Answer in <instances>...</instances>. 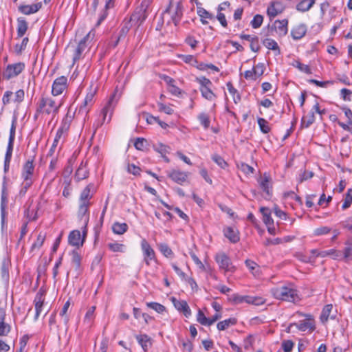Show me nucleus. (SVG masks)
I'll use <instances>...</instances> for the list:
<instances>
[{
  "label": "nucleus",
  "instance_id": "f257e3e1",
  "mask_svg": "<svg viewBox=\"0 0 352 352\" xmlns=\"http://www.w3.org/2000/svg\"><path fill=\"white\" fill-rule=\"evenodd\" d=\"M270 293L275 299L278 300L294 303L300 300L296 286L290 282H285L271 288Z\"/></svg>",
  "mask_w": 352,
  "mask_h": 352
},
{
  "label": "nucleus",
  "instance_id": "f03ea898",
  "mask_svg": "<svg viewBox=\"0 0 352 352\" xmlns=\"http://www.w3.org/2000/svg\"><path fill=\"white\" fill-rule=\"evenodd\" d=\"M61 106L60 100H56L52 96H42L36 102L34 118L36 120L40 116H49L54 118Z\"/></svg>",
  "mask_w": 352,
  "mask_h": 352
},
{
  "label": "nucleus",
  "instance_id": "7ed1b4c3",
  "mask_svg": "<svg viewBox=\"0 0 352 352\" xmlns=\"http://www.w3.org/2000/svg\"><path fill=\"white\" fill-rule=\"evenodd\" d=\"M34 164L33 160H28L23 166L21 170V189L20 195H24L27 190L32 185L34 181Z\"/></svg>",
  "mask_w": 352,
  "mask_h": 352
},
{
  "label": "nucleus",
  "instance_id": "20e7f679",
  "mask_svg": "<svg viewBox=\"0 0 352 352\" xmlns=\"http://www.w3.org/2000/svg\"><path fill=\"white\" fill-rule=\"evenodd\" d=\"M94 32L90 31L82 39H81L76 46L71 45L69 47L72 49V60L74 65L76 61L83 56L84 52L87 50L89 44L94 39Z\"/></svg>",
  "mask_w": 352,
  "mask_h": 352
},
{
  "label": "nucleus",
  "instance_id": "39448f33",
  "mask_svg": "<svg viewBox=\"0 0 352 352\" xmlns=\"http://www.w3.org/2000/svg\"><path fill=\"white\" fill-rule=\"evenodd\" d=\"M182 15V6L180 3H177L176 6L169 5L168 8L163 12L162 19L164 21L166 20L168 24L173 23L175 25H177L179 23Z\"/></svg>",
  "mask_w": 352,
  "mask_h": 352
},
{
  "label": "nucleus",
  "instance_id": "423d86ee",
  "mask_svg": "<svg viewBox=\"0 0 352 352\" xmlns=\"http://www.w3.org/2000/svg\"><path fill=\"white\" fill-rule=\"evenodd\" d=\"M120 97V94H118V90L116 89L115 91L111 95L104 107L101 111L102 120L99 125H102L104 122H110L114 108L116 106Z\"/></svg>",
  "mask_w": 352,
  "mask_h": 352
},
{
  "label": "nucleus",
  "instance_id": "0eeeda50",
  "mask_svg": "<svg viewBox=\"0 0 352 352\" xmlns=\"http://www.w3.org/2000/svg\"><path fill=\"white\" fill-rule=\"evenodd\" d=\"M296 315L299 317H305V320H300L298 322L292 323L289 329L295 326L299 331H308L309 332H312L316 329L315 320L311 314H305L300 311H297Z\"/></svg>",
  "mask_w": 352,
  "mask_h": 352
},
{
  "label": "nucleus",
  "instance_id": "6e6552de",
  "mask_svg": "<svg viewBox=\"0 0 352 352\" xmlns=\"http://www.w3.org/2000/svg\"><path fill=\"white\" fill-rule=\"evenodd\" d=\"M7 182L8 179L7 176L3 177V183H2V189H1V228L3 230L6 226V208L8 203V193L7 188Z\"/></svg>",
  "mask_w": 352,
  "mask_h": 352
},
{
  "label": "nucleus",
  "instance_id": "1a4fd4ad",
  "mask_svg": "<svg viewBox=\"0 0 352 352\" xmlns=\"http://www.w3.org/2000/svg\"><path fill=\"white\" fill-rule=\"evenodd\" d=\"M96 93V89H93L90 87L82 103L78 108V114H81L82 116L86 117L89 112L91 108L94 104V96Z\"/></svg>",
  "mask_w": 352,
  "mask_h": 352
},
{
  "label": "nucleus",
  "instance_id": "9d476101",
  "mask_svg": "<svg viewBox=\"0 0 352 352\" xmlns=\"http://www.w3.org/2000/svg\"><path fill=\"white\" fill-rule=\"evenodd\" d=\"M25 69L23 63H16L7 65L3 73V76L6 80H10L19 76Z\"/></svg>",
  "mask_w": 352,
  "mask_h": 352
},
{
  "label": "nucleus",
  "instance_id": "9b49d317",
  "mask_svg": "<svg viewBox=\"0 0 352 352\" xmlns=\"http://www.w3.org/2000/svg\"><path fill=\"white\" fill-rule=\"evenodd\" d=\"M215 261L218 263L221 270L225 272H232L234 266L232 265L230 258L223 252L218 253L215 256Z\"/></svg>",
  "mask_w": 352,
  "mask_h": 352
},
{
  "label": "nucleus",
  "instance_id": "f8f14e48",
  "mask_svg": "<svg viewBox=\"0 0 352 352\" xmlns=\"http://www.w3.org/2000/svg\"><path fill=\"white\" fill-rule=\"evenodd\" d=\"M141 248L144 255V262L146 265H150V262L155 259V253L146 239L141 241Z\"/></svg>",
  "mask_w": 352,
  "mask_h": 352
},
{
  "label": "nucleus",
  "instance_id": "ddd939ff",
  "mask_svg": "<svg viewBox=\"0 0 352 352\" xmlns=\"http://www.w3.org/2000/svg\"><path fill=\"white\" fill-rule=\"evenodd\" d=\"M67 87V78L60 76L56 78L52 85V94L54 96L60 95Z\"/></svg>",
  "mask_w": 352,
  "mask_h": 352
},
{
  "label": "nucleus",
  "instance_id": "4468645a",
  "mask_svg": "<svg viewBox=\"0 0 352 352\" xmlns=\"http://www.w3.org/2000/svg\"><path fill=\"white\" fill-rule=\"evenodd\" d=\"M73 120V116L67 113L62 120L61 124L56 131L54 139L58 141L63 138L64 133H66L69 129L71 122Z\"/></svg>",
  "mask_w": 352,
  "mask_h": 352
},
{
  "label": "nucleus",
  "instance_id": "2eb2a0df",
  "mask_svg": "<svg viewBox=\"0 0 352 352\" xmlns=\"http://www.w3.org/2000/svg\"><path fill=\"white\" fill-rule=\"evenodd\" d=\"M168 176L175 182L182 184L188 177V173L173 169L167 172Z\"/></svg>",
  "mask_w": 352,
  "mask_h": 352
},
{
  "label": "nucleus",
  "instance_id": "dca6fc26",
  "mask_svg": "<svg viewBox=\"0 0 352 352\" xmlns=\"http://www.w3.org/2000/svg\"><path fill=\"white\" fill-rule=\"evenodd\" d=\"M288 20H276L272 25V30L279 36H285L288 32Z\"/></svg>",
  "mask_w": 352,
  "mask_h": 352
},
{
  "label": "nucleus",
  "instance_id": "f3484780",
  "mask_svg": "<svg viewBox=\"0 0 352 352\" xmlns=\"http://www.w3.org/2000/svg\"><path fill=\"white\" fill-rule=\"evenodd\" d=\"M284 10L283 5L279 1H272L267 9V14L270 19L274 18Z\"/></svg>",
  "mask_w": 352,
  "mask_h": 352
},
{
  "label": "nucleus",
  "instance_id": "a211bd4d",
  "mask_svg": "<svg viewBox=\"0 0 352 352\" xmlns=\"http://www.w3.org/2000/svg\"><path fill=\"white\" fill-rule=\"evenodd\" d=\"M42 7L41 2H37L31 5H20L18 8L19 11L25 15H30L36 13Z\"/></svg>",
  "mask_w": 352,
  "mask_h": 352
},
{
  "label": "nucleus",
  "instance_id": "6ab92c4d",
  "mask_svg": "<svg viewBox=\"0 0 352 352\" xmlns=\"http://www.w3.org/2000/svg\"><path fill=\"white\" fill-rule=\"evenodd\" d=\"M224 236L232 243H236L239 241L240 236L239 230L233 227H226L223 228Z\"/></svg>",
  "mask_w": 352,
  "mask_h": 352
},
{
  "label": "nucleus",
  "instance_id": "aec40b11",
  "mask_svg": "<svg viewBox=\"0 0 352 352\" xmlns=\"http://www.w3.org/2000/svg\"><path fill=\"white\" fill-rule=\"evenodd\" d=\"M6 310L0 308V336H6L11 331V326L6 322Z\"/></svg>",
  "mask_w": 352,
  "mask_h": 352
},
{
  "label": "nucleus",
  "instance_id": "412c9836",
  "mask_svg": "<svg viewBox=\"0 0 352 352\" xmlns=\"http://www.w3.org/2000/svg\"><path fill=\"white\" fill-rule=\"evenodd\" d=\"M172 301L175 307L184 314V315L188 318L191 316V310L185 300H177L175 298H172Z\"/></svg>",
  "mask_w": 352,
  "mask_h": 352
},
{
  "label": "nucleus",
  "instance_id": "4be33fe9",
  "mask_svg": "<svg viewBox=\"0 0 352 352\" xmlns=\"http://www.w3.org/2000/svg\"><path fill=\"white\" fill-rule=\"evenodd\" d=\"M83 241L84 239H81V235L79 230H73L69 234V243L73 246L79 247L82 245Z\"/></svg>",
  "mask_w": 352,
  "mask_h": 352
},
{
  "label": "nucleus",
  "instance_id": "5701e85b",
  "mask_svg": "<svg viewBox=\"0 0 352 352\" xmlns=\"http://www.w3.org/2000/svg\"><path fill=\"white\" fill-rule=\"evenodd\" d=\"M270 177L267 173H264L258 180L261 189L268 195L272 194V186L270 185Z\"/></svg>",
  "mask_w": 352,
  "mask_h": 352
},
{
  "label": "nucleus",
  "instance_id": "b1692460",
  "mask_svg": "<svg viewBox=\"0 0 352 352\" xmlns=\"http://www.w3.org/2000/svg\"><path fill=\"white\" fill-rule=\"evenodd\" d=\"M306 32V25L305 24H298L292 28L291 35L294 40H299L305 35Z\"/></svg>",
  "mask_w": 352,
  "mask_h": 352
},
{
  "label": "nucleus",
  "instance_id": "393cba45",
  "mask_svg": "<svg viewBox=\"0 0 352 352\" xmlns=\"http://www.w3.org/2000/svg\"><path fill=\"white\" fill-rule=\"evenodd\" d=\"M45 298L43 296V293L38 292L34 298V304H35V310L36 314L34 316V319L37 320L39 315L41 314L44 303Z\"/></svg>",
  "mask_w": 352,
  "mask_h": 352
},
{
  "label": "nucleus",
  "instance_id": "a878e982",
  "mask_svg": "<svg viewBox=\"0 0 352 352\" xmlns=\"http://www.w3.org/2000/svg\"><path fill=\"white\" fill-rule=\"evenodd\" d=\"M17 28L16 34L18 38L23 37L28 29V23L23 17H19L16 19Z\"/></svg>",
  "mask_w": 352,
  "mask_h": 352
},
{
  "label": "nucleus",
  "instance_id": "bb28decb",
  "mask_svg": "<svg viewBox=\"0 0 352 352\" xmlns=\"http://www.w3.org/2000/svg\"><path fill=\"white\" fill-rule=\"evenodd\" d=\"M138 342L141 345L144 351H147L152 345L151 338L146 334H140L136 336Z\"/></svg>",
  "mask_w": 352,
  "mask_h": 352
},
{
  "label": "nucleus",
  "instance_id": "cd10ccee",
  "mask_svg": "<svg viewBox=\"0 0 352 352\" xmlns=\"http://www.w3.org/2000/svg\"><path fill=\"white\" fill-rule=\"evenodd\" d=\"M197 12L200 17L201 23L204 25H207L208 23V21H207L208 19L212 20L214 19V16L212 14L210 13L202 7L197 6Z\"/></svg>",
  "mask_w": 352,
  "mask_h": 352
},
{
  "label": "nucleus",
  "instance_id": "c85d7f7f",
  "mask_svg": "<svg viewBox=\"0 0 352 352\" xmlns=\"http://www.w3.org/2000/svg\"><path fill=\"white\" fill-rule=\"evenodd\" d=\"M89 205V204L80 203L79 209H78V217L81 220L84 221L85 226H87L88 221H89V217H88Z\"/></svg>",
  "mask_w": 352,
  "mask_h": 352
},
{
  "label": "nucleus",
  "instance_id": "c756f323",
  "mask_svg": "<svg viewBox=\"0 0 352 352\" xmlns=\"http://www.w3.org/2000/svg\"><path fill=\"white\" fill-rule=\"evenodd\" d=\"M314 3L315 0H302L296 5V10L302 12H307Z\"/></svg>",
  "mask_w": 352,
  "mask_h": 352
},
{
  "label": "nucleus",
  "instance_id": "7c9ffc66",
  "mask_svg": "<svg viewBox=\"0 0 352 352\" xmlns=\"http://www.w3.org/2000/svg\"><path fill=\"white\" fill-rule=\"evenodd\" d=\"M260 211L263 215V221L266 226H273L274 221L271 217L270 210L267 208L261 207Z\"/></svg>",
  "mask_w": 352,
  "mask_h": 352
},
{
  "label": "nucleus",
  "instance_id": "2f4dec72",
  "mask_svg": "<svg viewBox=\"0 0 352 352\" xmlns=\"http://www.w3.org/2000/svg\"><path fill=\"white\" fill-rule=\"evenodd\" d=\"M72 265L77 270L80 267L81 256L77 250H73L71 254Z\"/></svg>",
  "mask_w": 352,
  "mask_h": 352
},
{
  "label": "nucleus",
  "instance_id": "473e14b6",
  "mask_svg": "<svg viewBox=\"0 0 352 352\" xmlns=\"http://www.w3.org/2000/svg\"><path fill=\"white\" fill-rule=\"evenodd\" d=\"M315 122L314 111H311L307 116L302 118L301 126L305 128H308Z\"/></svg>",
  "mask_w": 352,
  "mask_h": 352
},
{
  "label": "nucleus",
  "instance_id": "72a5a7b5",
  "mask_svg": "<svg viewBox=\"0 0 352 352\" xmlns=\"http://www.w3.org/2000/svg\"><path fill=\"white\" fill-rule=\"evenodd\" d=\"M211 87H199L202 97L210 101L214 100L216 98V95L211 90Z\"/></svg>",
  "mask_w": 352,
  "mask_h": 352
},
{
  "label": "nucleus",
  "instance_id": "f704fd0d",
  "mask_svg": "<svg viewBox=\"0 0 352 352\" xmlns=\"http://www.w3.org/2000/svg\"><path fill=\"white\" fill-rule=\"evenodd\" d=\"M157 247L160 252L167 258H172L174 255L173 252L169 248V246L165 243H161L157 244Z\"/></svg>",
  "mask_w": 352,
  "mask_h": 352
},
{
  "label": "nucleus",
  "instance_id": "c9c22d12",
  "mask_svg": "<svg viewBox=\"0 0 352 352\" xmlns=\"http://www.w3.org/2000/svg\"><path fill=\"white\" fill-rule=\"evenodd\" d=\"M128 226L125 223L116 222L112 226V230L115 234H122L126 232Z\"/></svg>",
  "mask_w": 352,
  "mask_h": 352
},
{
  "label": "nucleus",
  "instance_id": "e433bc0d",
  "mask_svg": "<svg viewBox=\"0 0 352 352\" xmlns=\"http://www.w3.org/2000/svg\"><path fill=\"white\" fill-rule=\"evenodd\" d=\"M95 310H96L95 306H92V307H89L85 316L84 322L85 324H87L88 326H91L94 321V319L95 317Z\"/></svg>",
  "mask_w": 352,
  "mask_h": 352
},
{
  "label": "nucleus",
  "instance_id": "4c0bfd02",
  "mask_svg": "<svg viewBox=\"0 0 352 352\" xmlns=\"http://www.w3.org/2000/svg\"><path fill=\"white\" fill-rule=\"evenodd\" d=\"M345 247L343 250L344 257L346 260L352 259V239H348L345 242Z\"/></svg>",
  "mask_w": 352,
  "mask_h": 352
},
{
  "label": "nucleus",
  "instance_id": "58836bf2",
  "mask_svg": "<svg viewBox=\"0 0 352 352\" xmlns=\"http://www.w3.org/2000/svg\"><path fill=\"white\" fill-rule=\"evenodd\" d=\"M333 305L331 304L327 305L324 307L321 315H320V320L322 323H325L327 322L330 314L332 311Z\"/></svg>",
  "mask_w": 352,
  "mask_h": 352
},
{
  "label": "nucleus",
  "instance_id": "ea45409f",
  "mask_svg": "<svg viewBox=\"0 0 352 352\" xmlns=\"http://www.w3.org/2000/svg\"><path fill=\"white\" fill-rule=\"evenodd\" d=\"M236 320L235 318H228L218 322L217 329L219 331H223L228 329L230 326L235 324Z\"/></svg>",
  "mask_w": 352,
  "mask_h": 352
},
{
  "label": "nucleus",
  "instance_id": "a19ab883",
  "mask_svg": "<svg viewBox=\"0 0 352 352\" xmlns=\"http://www.w3.org/2000/svg\"><path fill=\"white\" fill-rule=\"evenodd\" d=\"M10 262L8 259H3L1 263V273L3 279L7 280L9 277V267Z\"/></svg>",
  "mask_w": 352,
  "mask_h": 352
},
{
  "label": "nucleus",
  "instance_id": "79ce46f5",
  "mask_svg": "<svg viewBox=\"0 0 352 352\" xmlns=\"http://www.w3.org/2000/svg\"><path fill=\"white\" fill-rule=\"evenodd\" d=\"M311 255L306 260V262H314L315 259L318 256L325 257L328 256V252L327 250L319 252L317 250H312L311 251Z\"/></svg>",
  "mask_w": 352,
  "mask_h": 352
},
{
  "label": "nucleus",
  "instance_id": "37998d69",
  "mask_svg": "<svg viewBox=\"0 0 352 352\" xmlns=\"http://www.w3.org/2000/svg\"><path fill=\"white\" fill-rule=\"evenodd\" d=\"M45 239V235L41 232H40L38 236L36 241L32 245L31 252H34L36 250H38L43 244Z\"/></svg>",
  "mask_w": 352,
  "mask_h": 352
},
{
  "label": "nucleus",
  "instance_id": "c03bdc74",
  "mask_svg": "<svg viewBox=\"0 0 352 352\" xmlns=\"http://www.w3.org/2000/svg\"><path fill=\"white\" fill-rule=\"evenodd\" d=\"M89 173L87 168L81 164L77 169L75 177L77 180H82L88 177Z\"/></svg>",
  "mask_w": 352,
  "mask_h": 352
},
{
  "label": "nucleus",
  "instance_id": "a18cd8bd",
  "mask_svg": "<svg viewBox=\"0 0 352 352\" xmlns=\"http://www.w3.org/2000/svg\"><path fill=\"white\" fill-rule=\"evenodd\" d=\"M263 43L265 47H266L269 50H272L274 51L277 50L278 52H280L279 47L276 41L272 38H265L263 40Z\"/></svg>",
  "mask_w": 352,
  "mask_h": 352
},
{
  "label": "nucleus",
  "instance_id": "49530a36",
  "mask_svg": "<svg viewBox=\"0 0 352 352\" xmlns=\"http://www.w3.org/2000/svg\"><path fill=\"white\" fill-rule=\"evenodd\" d=\"M108 248L113 252H124L126 250L124 244L118 243H110L108 244Z\"/></svg>",
  "mask_w": 352,
  "mask_h": 352
},
{
  "label": "nucleus",
  "instance_id": "de8ad7c7",
  "mask_svg": "<svg viewBox=\"0 0 352 352\" xmlns=\"http://www.w3.org/2000/svg\"><path fill=\"white\" fill-rule=\"evenodd\" d=\"M265 302V300L261 296H248V302L247 304H251L256 306L263 305Z\"/></svg>",
  "mask_w": 352,
  "mask_h": 352
},
{
  "label": "nucleus",
  "instance_id": "09e8293b",
  "mask_svg": "<svg viewBox=\"0 0 352 352\" xmlns=\"http://www.w3.org/2000/svg\"><path fill=\"white\" fill-rule=\"evenodd\" d=\"M90 188H91V186L88 185L82 191L81 195H80V203L89 204V200L91 198Z\"/></svg>",
  "mask_w": 352,
  "mask_h": 352
},
{
  "label": "nucleus",
  "instance_id": "8fccbe9b",
  "mask_svg": "<svg viewBox=\"0 0 352 352\" xmlns=\"http://www.w3.org/2000/svg\"><path fill=\"white\" fill-rule=\"evenodd\" d=\"M352 204V190H348L347 192L345 194L344 198V202L342 206V210H346L351 206Z\"/></svg>",
  "mask_w": 352,
  "mask_h": 352
},
{
  "label": "nucleus",
  "instance_id": "3c124183",
  "mask_svg": "<svg viewBox=\"0 0 352 352\" xmlns=\"http://www.w3.org/2000/svg\"><path fill=\"white\" fill-rule=\"evenodd\" d=\"M146 305L148 307L155 310L156 312H157L159 314H162L166 311V307L164 305H162V304H160L158 302H147Z\"/></svg>",
  "mask_w": 352,
  "mask_h": 352
},
{
  "label": "nucleus",
  "instance_id": "603ef678",
  "mask_svg": "<svg viewBox=\"0 0 352 352\" xmlns=\"http://www.w3.org/2000/svg\"><path fill=\"white\" fill-rule=\"evenodd\" d=\"M245 265L250 270V271L254 275L258 276V265L253 261L251 260H246L245 261Z\"/></svg>",
  "mask_w": 352,
  "mask_h": 352
},
{
  "label": "nucleus",
  "instance_id": "864d4df0",
  "mask_svg": "<svg viewBox=\"0 0 352 352\" xmlns=\"http://www.w3.org/2000/svg\"><path fill=\"white\" fill-rule=\"evenodd\" d=\"M226 85L229 93L232 94L233 96L234 102L236 103L237 101L240 100L241 99V97L239 95L237 90L233 87L232 84L230 82H228Z\"/></svg>",
  "mask_w": 352,
  "mask_h": 352
},
{
  "label": "nucleus",
  "instance_id": "5fc2aeb1",
  "mask_svg": "<svg viewBox=\"0 0 352 352\" xmlns=\"http://www.w3.org/2000/svg\"><path fill=\"white\" fill-rule=\"evenodd\" d=\"M258 124L260 127L261 131L263 133H267L270 132V127L269 126L267 121L266 120H265L264 118H258Z\"/></svg>",
  "mask_w": 352,
  "mask_h": 352
},
{
  "label": "nucleus",
  "instance_id": "6e6d98bb",
  "mask_svg": "<svg viewBox=\"0 0 352 352\" xmlns=\"http://www.w3.org/2000/svg\"><path fill=\"white\" fill-rule=\"evenodd\" d=\"M263 21V16L261 14H256L253 19L251 21V26L254 28H258L261 26Z\"/></svg>",
  "mask_w": 352,
  "mask_h": 352
},
{
  "label": "nucleus",
  "instance_id": "4d7b16f0",
  "mask_svg": "<svg viewBox=\"0 0 352 352\" xmlns=\"http://www.w3.org/2000/svg\"><path fill=\"white\" fill-rule=\"evenodd\" d=\"M70 306V301L67 300L63 305L60 312V315L63 318L64 323L67 324L69 322V316L67 315V312L68 311V309Z\"/></svg>",
  "mask_w": 352,
  "mask_h": 352
},
{
  "label": "nucleus",
  "instance_id": "13d9d810",
  "mask_svg": "<svg viewBox=\"0 0 352 352\" xmlns=\"http://www.w3.org/2000/svg\"><path fill=\"white\" fill-rule=\"evenodd\" d=\"M198 120H199V122L201 123V124L203 125L205 129H207L209 127L210 121L209 116L206 113H200L198 116Z\"/></svg>",
  "mask_w": 352,
  "mask_h": 352
},
{
  "label": "nucleus",
  "instance_id": "bf43d9fd",
  "mask_svg": "<svg viewBox=\"0 0 352 352\" xmlns=\"http://www.w3.org/2000/svg\"><path fill=\"white\" fill-rule=\"evenodd\" d=\"M197 320L202 325L208 326L209 318H207L201 309L198 310Z\"/></svg>",
  "mask_w": 352,
  "mask_h": 352
},
{
  "label": "nucleus",
  "instance_id": "052dcab7",
  "mask_svg": "<svg viewBox=\"0 0 352 352\" xmlns=\"http://www.w3.org/2000/svg\"><path fill=\"white\" fill-rule=\"evenodd\" d=\"M253 69L254 72V74L256 75V78H259L264 74V72L265 70V66L264 63H259L254 67H253Z\"/></svg>",
  "mask_w": 352,
  "mask_h": 352
},
{
  "label": "nucleus",
  "instance_id": "680f3d73",
  "mask_svg": "<svg viewBox=\"0 0 352 352\" xmlns=\"http://www.w3.org/2000/svg\"><path fill=\"white\" fill-rule=\"evenodd\" d=\"M248 296H242L237 294H233L232 296V300L235 304H241V303H247L248 302Z\"/></svg>",
  "mask_w": 352,
  "mask_h": 352
},
{
  "label": "nucleus",
  "instance_id": "e2e57ef3",
  "mask_svg": "<svg viewBox=\"0 0 352 352\" xmlns=\"http://www.w3.org/2000/svg\"><path fill=\"white\" fill-rule=\"evenodd\" d=\"M154 149L155 151L160 153L162 156L169 153L170 148L166 145L162 144H157L156 145H154Z\"/></svg>",
  "mask_w": 352,
  "mask_h": 352
},
{
  "label": "nucleus",
  "instance_id": "0e129e2a",
  "mask_svg": "<svg viewBox=\"0 0 352 352\" xmlns=\"http://www.w3.org/2000/svg\"><path fill=\"white\" fill-rule=\"evenodd\" d=\"M29 38L25 37L23 38L21 44H16L14 46V50L17 54H21L26 47Z\"/></svg>",
  "mask_w": 352,
  "mask_h": 352
},
{
  "label": "nucleus",
  "instance_id": "69168bd1",
  "mask_svg": "<svg viewBox=\"0 0 352 352\" xmlns=\"http://www.w3.org/2000/svg\"><path fill=\"white\" fill-rule=\"evenodd\" d=\"M293 66L298 68L300 71L303 72L306 74H311V71L309 67L307 65L302 64L298 60L294 61Z\"/></svg>",
  "mask_w": 352,
  "mask_h": 352
},
{
  "label": "nucleus",
  "instance_id": "338daca9",
  "mask_svg": "<svg viewBox=\"0 0 352 352\" xmlns=\"http://www.w3.org/2000/svg\"><path fill=\"white\" fill-rule=\"evenodd\" d=\"M331 228L327 226H322L317 228L314 230V234L315 236H321L327 234L330 232Z\"/></svg>",
  "mask_w": 352,
  "mask_h": 352
},
{
  "label": "nucleus",
  "instance_id": "774afa93",
  "mask_svg": "<svg viewBox=\"0 0 352 352\" xmlns=\"http://www.w3.org/2000/svg\"><path fill=\"white\" fill-rule=\"evenodd\" d=\"M196 81L200 85V87H212V82L206 77H199L196 78Z\"/></svg>",
  "mask_w": 352,
  "mask_h": 352
}]
</instances>
